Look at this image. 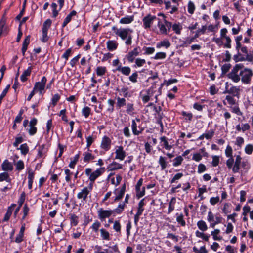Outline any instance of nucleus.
<instances>
[{
    "label": "nucleus",
    "mask_w": 253,
    "mask_h": 253,
    "mask_svg": "<svg viewBox=\"0 0 253 253\" xmlns=\"http://www.w3.org/2000/svg\"><path fill=\"white\" fill-rule=\"evenodd\" d=\"M182 29V27L179 23H174L172 25V30L178 35L180 34Z\"/></svg>",
    "instance_id": "c85d7f7f"
},
{
    "label": "nucleus",
    "mask_w": 253,
    "mask_h": 253,
    "mask_svg": "<svg viewBox=\"0 0 253 253\" xmlns=\"http://www.w3.org/2000/svg\"><path fill=\"white\" fill-rule=\"evenodd\" d=\"M77 14V12L75 10L72 11L65 18L63 24H62V27H65L68 23H69L72 19V17L75 15H76Z\"/></svg>",
    "instance_id": "4be33fe9"
},
{
    "label": "nucleus",
    "mask_w": 253,
    "mask_h": 253,
    "mask_svg": "<svg viewBox=\"0 0 253 253\" xmlns=\"http://www.w3.org/2000/svg\"><path fill=\"white\" fill-rule=\"evenodd\" d=\"M243 67L244 65L242 64H236L232 70V71L227 75L228 77L235 83L238 82L240 80V77L239 73L238 74V72Z\"/></svg>",
    "instance_id": "7ed1b4c3"
},
{
    "label": "nucleus",
    "mask_w": 253,
    "mask_h": 253,
    "mask_svg": "<svg viewBox=\"0 0 253 253\" xmlns=\"http://www.w3.org/2000/svg\"><path fill=\"white\" fill-rule=\"evenodd\" d=\"M96 71L97 76H102L106 73L107 70L105 67L98 66L97 67Z\"/></svg>",
    "instance_id": "c756f323"
},
{
    "label": "nucleus",
    "mask_w": 253,
    "mask_h": 253,
    "mask_svg": "<svg viewBox=\"0 0 253 253\" xmlns=\"http://www.w3.org/2000/svg\"><path fill=\"white\" fill-rule=\"evenodd\" d=\"M241 162H236L235 161L234 163V165H233L232 168V171L234 173H236L239 172L240 169V166Z\"/></svg>",
    "instance_id": "603ef678"
},
{
    "label": "nucleus",
    "mask_w": 253,
    "mask_h": 253,
    "mask_svg": "<svg viewBox=\"0 0 253 253\" xmlns=\"http://www.w3.org/2000/svg\"><path fill=\"white\" fill-rule=\"evenodd\" d=\"M122 168V165L116 162H113L111 164H110L108 169H109V170L113 171L117 170L119 169H121Z\"/></svg>",
    "instance_id": "cd10ccee"
},
{
    "label": "nucleus",
    "mask_w": 253,
    "mask_h": 253,
    "mask_svg": "<svg viewBox=\"0 0 253 253\" xmlns=\"http://www.w3.org/2000/svg\"><path fill=\"white\" fill-rule=\"evenodd\" d=\"M116 70L121 72L123 75L128 76L131 72V69L129 67H122L121 65L118 66Z\"/></svg>",
    "instance_id": "dca6fc26"
},
{
    "label": "nucleus",
    "mask_w": 253,
    "mask_h": 253,
    "mask_svg": "<svg viewBox=\"0 0 253 253\" xmlns=\"http://www.w3.org/2000/svg\"><path fill=\"white\" fill-rule=\"evenodd\" d=\"M208 221L210 223L211 226L214 227V226L220 223L221 218L219 214L214 215L211 211L208 212Z\"/></svg>",
    "instance_id": "39448f33"
},
{
    "label": "nucleus",
    "mask_w": 253,
    "mask_h": 253,
    "mask_svg": "<svg viewBox=\"0 0 253 253\" xmlns=\"http://www.w3.org/2000/svg\"><path fill=\"white\" fill-rule=\"evenodd\" d=\"M47 31L48 30H46L45 28L42 29V40L43 42H46L48 40V37L47 36Z\"/></svg>",
    "instance_id": "6e6d98bb"
},
{
    "label": "nucleus",
    "mask_w": 253,
    "mask_h": 253,
    "mask_svg": "<svg viewBox=\"0 0 253 253\" xmlns=\"http://www.w3.org/2000/svg\"><path fill=\"white\" fill-rule=\"evenodd\" d=\"M71 53H72L71 48H69L62 55V57L63 58H64L67 61V60H68L69 57L71 54Z\"/></svg>",
    "instance_id": "774afa93"
},
{
    "label": "nucleus",
    "mask_w": 253,
    "mask_h": 253,
    "mask_svg": "<svg viewBox=\"0 0 253 253\" xmlns=\"http://www.w3.org/2000/svg\"><path fill=\"white\" fill-rule=\"evenodd\" d=\"M28 173V181H33L35 176V172L30 168L27 169Z\"/></svg>",
    "instance_id": "c9c22d12"
},
{
    "label": "nucleus",
    "mask_w": 253,
    "mask_h": 253,
    "mask_svg": "<svg viewBox=\"0 0 253 253\" xmlns=\"http://www.w3.org/2000/svg\"><path fill=\"white\" fill-rule=\"evenodd\" d=\"M159 163L161 166V169L164 170L167 166V162H166V159L163 157L160 156L159 160Z\"/></svg>",
    "instance_id": "72a5a7b5"
},
{
    "label": "nucleus",
    "mask_w": 253,
    "mask_h": 253,
    "mask_svg": "<svg viewBox=\"0 0 253 253\" xmlns=\"http://www.w3.org/2000/svg\"><path fill=\"white\" fill-rule=\"evenodd\" d=\"M138 48H139V47L135 48L133 50L129 52L126 56V58L129 62L132 63L135 59V57L139 55Z\"/></svg>",
    "instance_id": "ddd939ff"
},
{
    "label": "nucleus",
    "mask_w": 253,
    "mask_h": 253,
    "mask_svg": "<svg viewBox=\"0 0 253 253\" xmlns=\"http://www.w3.org/2000/svg\"><path fill=\"white\" fill-rule=\"evenodd\" d=\"M143 179L142 178H140L136 185V190L137 192V196L138 197H141L143 196L145 194V188L143 187L142 191L140 190V187L142 185Z\"/></svg>",
    "instance_id": "4468645a"
},
{
    "label": "nucleus",
    "mask_w": 253,
    "mask_h": 253,
    "mask_svg": "<svg viewBox=\"0 0 253 253\" xmlns=\"http://www.w3.org/2000/svg\"><path fill=\"white\" fill-rule=\"evenodd\" d=\"M113 229L115 231H116L117 232H120L121 226L119 221H117V220L115 221V222H114V225H113Z\"/></svg>",
    "instance_id": "5fc2aeb1"
},
{
    "label": "nucleus",
    "mask_w": 253,
    "mask_h": 253,
    "mask_svg": "<svg viewBox=\"0 0 253 253\" xmlns=\"http://www.w3.org/2000/svg\"><path fill=\"white\" fill-rule=\"evenodd\" d=\"M157 19L156 16L148 14L143 19V26L145 29H150L153 21Z\"/></svg>",
    "instance_id": "0eeeda50"
},
{
    "label": "nucleus",
    "mask_w": 253,
    "mask_h": 253,
    "mask_svg": "<svg viewBox=\"0 0 253 253\" xmlns=\"http://www.w3.org/2000/svg\"><path fill=\"white\" fill-rule=\"evenodd\" d=\"M4 180L8 182H10L11 181L9 174L7 172H3L0 174V181H3Z\"/></svg>",
    "instance_id": "79ce46f5"
},
{
    "label": "nucleus",
    "mask_w": 253,
    "mask_h": 253,
    "mask_svg": "<svg viewBox=\"0 0 253 253\" xmlns=\"http://www.w3.org/2000/svg\"><path fill=\"white\" fill-rule=\"evenodd\" d=\"M225 90L224 92L232 94L233 96H237L239 94V88L236 86H231L228 82L225 84Z\"/></svg>",
    "instance_id": "1a4fd4ad"
},
{
    "label": "nucleus",
    "mask_w": 253,
    "mask_h": 253,
    "mask_svg": "<svg viewBox=\"0 0 253 253\" xmlns=\"http://www.w3.org/2000/svg\"><path fill=\"white\" fill-rule=\"evenodd\" d=\"M117 107L119 108L126 105V100L124 98L118 97L117 98Z\"/></svg>",
    "instance_id": "f704fd0d"
},
{
    "label": "nucleus",
    "mask_w": 253,
    "mask_h": 253,
    "mask_svg": "<svg viewBox=\"0 0 253 253\" xmlns=\"http://www.w3.org/2000/svg\"><path fill=\"white\" fill-rule=\"evenodd\" d=\"M166 57V54L165 52H158L156 54L154 59H164Z\"/></svg>",
    "instance_id": "69168bd1"
},
{
    "label": "nucleus",
    "mask_w": 253,
    "mask_h": 253,
    "mask_svg": "<svg viewBox=\"0 0 253 253\" xmlns=\"http://www.w3.org/2000/svg\"><path fill=\"white\" fill-rule=\"evenodd\" d=\"M108 103L109 106L107 109V111L110 113H112L114 111V105L115 104V101L113 100L109 99L108 100Z\"/></svg>",
    "instance_id": "13d9d810"
},
{
    "label": "nucleus",
    "mask_w": 253,
    "mask_h": 253,
    "mask_svg": "<svg viewBox=\"0 0 253 253\" xmlns=\"http://www.w3.org/2000/svg\"><path fill=\"white\" fill-rule=\"evenodd\" d=\"M225 154L227 157L229 158L226 161V165L229 169L232 168L234 163V159L232 157V149L228 146L225 150Z\"/></svg>",
    "instance_id": "6e6552de"
},
{
    "label": "nucleus",
    "mask_w": 253,
    "mask_h": 253,
    "mask_svg": "<svg viewBox=\"0 0 253 253\" xmlns=\"http://www.w3.org/2000/svg\"><path fill=\"white\" fill-rule=\"evenodd\" d=\"M253 151V146L252 144H248L245 148V151L247 154L250 155Z\"/></svg>",
    "instance_id": "680f3d73"
},
{
    "label": "nucleus",
    "mask_w": 253,
    "mask_h": 253,
    "mask_svg": "<svg viewBox=\"0 0 253 253\" xmlns=\"http://www.w3.org/2000/svg\"><path fill=\"white\" fill-rule=\"evenodd\" d=\"M104 167H101L96 170L90 174V176L89 177V180L91 182H93L96 179V178L100 176L104 172Z\"/></svg>",
    "instance_id": "9d476101"
},
{
    "label": "nucleus",
    "mask_w": 253,
    "mask_h": 253,
    "mask_svg": "<svg viewBox=\"0 0 253 253\" xmlns=\"http://www.w3.org/2000/svg\"><path fill=\"white\" fill-rule=\"evenodd\" d=\"M16 206V204H13L10 207H8L7 212L4 216L3 220L5 221H8L12 213L14 208Z\"/></svg>",
    "instance_id": "5701e85b"
},
{
    "label": "nucleus",
    "mask_w": 253,
    "mask_h": 253,
    "mask_svg": "<svg viewBox=\"0 0 253 253\" xmlns=\"http://www.w3.org/2000/svg\"><path fill=\"white\" fill-rule=\"evenodd\" d=\"M84 162H88L90 160H93L94 156L89 152H85L84 154Z\"/></svg>",
    "instance_id": "58836bf2"
},
{
    "label": "nucleus",
    "mask_w": 253,
    "mask_h": 253,
    "mask_svg": "<svg viewBox=\"0 0 253 253\" xmlns=\"http://www.w3.org/2000/svg\"><path fill=\"white\" fill-rule=\"evenodd\" d=\"M128 89L127 87H123L121 89V92L123 93L124 97H130V95L128 91Z\"/></svg>",
    "instance_id": "338daca9"
},
{
    "label": "nucleus",
    "mask_w": 253,
    "mask_h": 253,
    "mask_svg": "<svg viewBox=\"0 0 253 253\" xmlns=\"http://www.w3.org/2000/svg\"><path fill=\"white\" fill-rule=\"evenodd\" d=\"M32 68V67H28L27 70H25L20 77V79L22 82H24L27 81V77L29 76L31 73Z\"/></svg>",
    "instance_id": "6ab92c4d"
},
{
    "label": "nucleus",
    "mask_w": 253,
    "mask_h": 253,
    "mask_svg": "<svg viewBox=\"0 0 253 253\" xmlns=\"http://www.w3.org/2000/svg\"><path fill=\"white\" fill-rule=\"evenodd\" d=\"M143 50H145V54H151L154 52L155 49L154 47H144Z\"/></svg>",
    "instance_id": "0e129e2a"
},
{
    "label": "nucleus",
    "mask_w": 253,
    "mask_h": 253,
    "mask_svg": "<svg viewBox=\"0 0 253 253\" xmlns=\"http://www.w3.org/2000/svg\"><path fill=\"white\" fill-rule=\"evenodd\" d=\"M30 36L28 35L25 38L22 45V52L23 55L27 49L28 46L30 43Z\"/></svg>",
    "instance_id": "b1692460"
},
{
    "label": "nucleus",
    "mask_w": 253,
    "mask_h": 253,
    "mask_svg": "<svg viewBox=\"0 0 253 253\" xmlns=\"http://www.w3.org/2000/svg\"><path fill=\"white\" fill-rule=\"evenodd\" d=\"M170 45L171 44L168 40H164L156 44V47L157 48H160L162 47H165L166 48H168L170 47Z\"/></svg>",
    "instance_id": "a878e982"
},
{
    "label": "nucleus",
    "mask_w": 253,
    "mask_h": 253,
    "mask_svg": "<svg viewBox=\"0 0 253 253\" xmlns=\"http://www.w3.org/2000/svg\"><path fill=\"white\" fill-rule=\"evenodd\" d=\"M111 141L110 139L105 136L103 137L101 144V147L107 151L110 149Z\"/></svg>",
    "instance_id": "2eb2a0df"
},
{
    "label": "nucleus",
    "mask_w": 253,
    "mask_h": 253,
    "mask_svg": "<svg viewBox=\"0 0 253 253\" xmlns=\"http://www.w3.org/2000/svg\"><path fill=\"white\" fill-rule=\"evenodd\" d=\"M224 42V46L226 48H230L231 40L229 37L225 36L222 38V42Z\"/></svg>",
    "instance_id": "4c0bfd02"
},
{
    "label": "nucleus",
    "mask_w": 253,
    "mask_h": 253,
    "mask_svg": "<svg viewBox=\"0 0 253 253\" xmlns=\"http://www.w3.org/2000/svg\"><path fill=\"white\" fill-rule=\"evenodd\" d=\"M161 143L162 146L166 149L169 150L172 148V146L169 145L167 138L165 136H162L160 138Z\"/></svg>",
    "instance_id": "aec40b11"
},
{
    "label": "nucleus",
    "mask_w": 253,
    "mask_h": 253,
    "mask_svg": "<svg viewBox=\"0 0 253 253\" xmlns=\"http://www.w3.org/2000/svg\"><path fill=\"white\" fill-rule=\"evenodd\" d=\"M195 39V38H194V37L192 38H187L185 41H183L182 42V43L180 45V46L186 47L189 44H191L192 42H193Z\"/></svg>",
    "instance_id": "2f4dec72"
},
{
    "label": "nucleus",
    "mask_w": 253,
    "mask_h": 253,
    "mask_svg": "<svg viewBox=\"0 0 253 253\" xmlns=\"http://www.w3.org/2000/svg\"><path fill=\"white\" fill-rule=\"evenodd\" d=\"M92 189V186L91 184H89V187H85L82 189L80 192H79L77 195V198L81 199L84 201L86 200L88 195L91 191Z\"/></svg>",
    "instance_id": "20e7f679"
},
{
    "label": "nucleus",
    "mask_w": 253,
    "mask_h": 253,
    "mask_svg": "<svg viewBox=\"0 0 253 253\" xmlns=\"http://www.w3.org/2000/svg\"><path fill=\"white\" fill-rule=\"evenodd\" d=\"M60 96L58 94H54L52 98V104L53 106H55L57 102L59 100Z\"/></svg>",
    "instance_id": "052dcab7"
},
{
    "label": "nucleus",
    "mask_w": 253,
    "mask_h": 253,
    "mask_svg": "<svg viewBox=\"0 0 253 253\" xmlns=\"http://www.w3.org/2000/svg\"><path fill=\"white\" fill-rule=\"evenodd\" d=\"M176 221L182 226H184L185 225V222L183 219V215L182 214H181L180 215H179L177 216Z\"/></svg>",
    "instance_id": "e2e57ef3"
},
{
    "label": "nucleus",
    "mask_w": 253,
    "mask_h": 253,
    "mask_svg": "<svg viewBox=\"0 0 253 253\" xmlns=\"http://www.w3.org/2000/svg\"><path fill=\"white\" fill-rule=\"evenodd\" d=\"M213 134V131H209L207 133L203 134L200 136H199V139L200 140H202L204 139V137H205L206 139H209L210 138H211Z\"/></svg>",
    "instance_id": "49530a36"
},
{
    "label": "nucleus",
    "mask_w": 253,
    "mask_h": 253,
    "mask_svg": "<svg viewBox=\"0 0 253 253\" xmlns=\"http://www.w3.org/2000/svg\"><path fill=\"white\" fill-rule=\"evenodd\" d=\"M144 205L143 200H141L138 204V207L137 209V212L136 214L138 215H141L142 214V212L143 211L144 209L143 208V206Z\"/></svg>",
    "instance_id": "a19ab883"
},
{
    "label": "nucleus",
    "mask_w": 253,
    "mask_h": 253,
    "mask_svg": "<svg viewBox=\"0 0 253 253\" xmlns=\"http://www.w3.org/2000/svg\"><path fill=\"white\" fill-rule=\"evenodd\" d=\"M17 149L20 150L21 153L23 155H26L29 151V148L26 143L22 144Z\"/></svg>",
    "instance_id": "e433bc0d"
},
{
    "label": "nucleus",
    "mask_w": 253,
    "mask_h": 253,
    "mask_svg": "<svg viewBox=\"0 0 253 253\" xmlns=\"http://www.w3.org/2000/svg\"><path fill=\"white\" fill-rule=\"evenodd\" d=\"M107 48L109 51H113L117 49L118 47V43L113 40H109L106 42Z\"/></svg>",
    "instance_id": "a211bd4d"
},
{
    "label": "nucleus",
    "mask_w": 253,
    "mask_h": 253,
    "mask_svg": "<svg viewBox=\"0 0 253 253\" xmlns=\"http://www.w3.org/2000/svg\"><path fill=\"white\" fill-rule=\"evenodd\" d=\"M183 161V158L181 156H179L176 157L174 159L173 166H178L181 164L182 161Z\"/></svg>",
    "instance_id": "bf43d9fd"
},
{
    "label": "nucleus",
    "mask_w": 253,
    "mask_h": 253,
    "mask_svg": "<svg viewBox=\"0 0 253 253\" xmlns=\"http://www.w3.org/2000/svg\"><path fill=\"white\" fill-rule=\"evenodd\" d=\"M253 75V72L250 69L244 68L243 67L242 69L239 70L240 79L244 84H250Z\"/></svg>",
    "instance_id": "f03ea898"
},
{
    "label": "nucleus",
    "mask_w": 253,
    "mask_h": 253,
    "mask_svg": "<svg viewBox=\"0 0 253 253\" xmlns=\"http://www.w3.org/2000/svg\"><path fill=\"white\" fill-rule=\"evenodd\" d=\"M46 81V77H43L41 82L36 83L33 89L34 90H38L41 92L44 89Z\"/></svg>",
    "instance_id": "9b49d317"
},
{
    "label": "nucleus",
    "mask_w": 253,
    "mask_h": 253,
    "mask_svg": "<svg viewBox=\"0 0 253 253\" xmlns=\"http://www.w3.org/2000/svg\"><path fill=\"white\" fill-rule=\"evenodd\" d=\"M135 65L138 67L143 66L145 63L146 61L144 59L138 58L135 60Z\"/></svg>",
    "instance_id": "09e8293b"
},
{
    "label": "nucleus",
    "mask_w": 253,
    "mask_h": 253,
    "mask_svg": "<svg viewBox=\"0 0 253 253\" xmlns=\"http://www.w3.org/2000/svg\"><path fill=\"white\" fill-rule=\"evenodd\" d=\"M114 211L112 210H104L100 208L97 211L98 218L101 220H104L105 218L110 217L113 214Z\"/></svg>",
    "instance_id": "423d86ee"
},
{
    "label": "nucleus",
    "mask_w": 253,
    "mask_h": 253,
    "mask_svg": "<svg viewBox=\"0 0 253 253\" xmlns=\"http://www.w3.org/2000/svg\"><path fill=\"white\" fill-rule=\"evenodd\" d=\"M90 108L88 107H85L83 108L82 113L85 118H87L90 113Z\"/></svg>",
    "instance_id": "de8ad7c7"
},
{
    "label": "nucleus",
    "mask_w": 253,
    "mask_h": 253,
    "mask_svg": "<svg viewBox=\"0 0 253 253\" xmlns=\"http://www.w3.org/2000/svg\"><path fill=\"white\" fill-rule=\"evenodd\" d=\"M152 94H153L152 90L151 89H148L147 91V94L144 95L142 97V101H143V102L146 103V102H148L150 100V97L152 96Z\"/></svg>",
    "instance_id": "473e14b6"
},
{
    "label": "nucleus",
    "mask_w": 253,
    "mask_h": 253,
    "mask_svg": "<svg viewBox=\"0 0 253 253\" xmlns=\"http://www.w3.org/2000/svg\"><path fill=\"white\" fill-rule=\"evenodd\" d=\"M101 236L103 240H109L110 234L105 229L102 228L100 229Z\"/></svg>",
    "instance_id": "7c9ffc66"
},
{
    "label": "nucleus",
    "mask_w": 253,
    "mask_h": 253,
    "mask_svg": "<svg viewBox=\"0 0 253 253\" xmlns=\"http://www.w3.org/2000/svg\"><path fill=\"white\" fill-rule=\"evenodd\" d=\"M134 20L133 16H127L122 18L120 20V23L123 24H128L131 23Z\"/></svg>",
    "instance_id": "bb28decb"
},
{
    "label": "nucleus",
    "mask_w": 253,
    "mask_h": 253,
    "mask_svg": "<svg viewBox=\"0 0 253 253\" xmlns=\"http://www.w3.org/2000/svg\"><path fill=\"white\" fill-rule=\"evenodd\" d=\"M158 27L159 29L160 33L163 35H167L168 31L167 29L165 27V23H163L160 19L158 22Z\"/></svg>",
    "instance_id": "412c9836"
},
{
    "label": "nucleus",
    "mask_w": 253,
    "mask_h": 253,
    "mask_svg": "<svg viewBox=\"0 0 253 253\" xmlns=\"http://www.w3.org/2000/svg\"><path fill=\"white\" fill-rule=\"evenodd\" d=\"M195 9V7L194 4L193 3V2L190 1L188 4V12L190 14H193Z\"/></svg>",
    "instance_id": "8fccbe9b"
},
{
    "label": "nucleus",
    "mask_w": 253,
    "mask_h": 253,
    "mask_svg": "<svg viewBox=\"0 0 253 253\" xmlns=\"http://www.w3.org/2000/svg\"><path fill=\"white\" fill-rule=\"evenodd\" d=\"M207 28L206 26H203L201 29H199L196 31L195 35L194 36V38L196 39L199 37L200 35L204 34Z\"/></svg>",
    "instance_id": "c03bdc74"
},
{
    "label": "nucleus",
    "mask_w": 253,
    "mask_h": 253,
    "mask_svg": "<svg viewBox=\"0 0 253 253\" xmlns=\"http://www.w3.org/2000/svg\"><path fill=\"white\" fill-rule=\"evenodd\" d=\"M16 169L20 171L24 168V164L22 160H19L15 164Z\"/></svg>",
    "instance_id": "3c124183"
},
{
    "label": "nucleus",
    "mask_w": 253,
    "mask_h": 253,
    "mask_svg": "<svg viewBox=\"0 0 253 253\" xmlns=\"http://www.w3.org/2000/svg\"><path fill=\"white\" fill-rule=\"evenodd\" d=\"M126 105V113L130 115H133L135 113V108L134 107V104L132 103H128Z\"/></svg>",
    "instance_id": "393cba45"
},
{
    "label": "nucleus",
    "mask_w": 253,
    "mask_h": 253,
    "mask_svg": "<svg viewBox=\"0 0 253 253\" xmlns=\"http://www.w3.org/2000/svg\"><path fill=\"white\" fill-rule=\"evenodd\" d=\"M2 170L4 171H11L13 169V165L7 160H5L1 165Z\"/></svg>",
    "instance_id": "f3484780"
},
{
    "label": "nucleus",
    "mask_w": 253,
    "mask_h": 253,
    "mask_svg": "<svg viewBox=\"0 0 253 253\" xmlns=\"http://www.w3.org/2000/svg\"><path fill=\"white\" fill-rule=\"evenodd\" d=\"M115 35L119 37L122 40L125 41L126 45H130L132 43L133 30L129 28H118L116 26L112 28Z\"/></svg>",
    "instance_id": "f257e3e1"
},
{
    "label": "nucleus",
    "mask_w": 253,
    "mask_h": 253,
    "mask_svg": "<svg viewBox=\"0 0 253 253\" xmlns=\"http://www.w3.org/2000/svg\"><path fill=\"white\" fill-rule=\"evenodd\" d=\"M197 226L198 228L203 231H206L208 228L206 222L203 220L198 221L197 223Z\"/></svg>",
    "instance_id": "37998d69"
},
{
    "label": "nucleus",
    "mask_w": 253,
    "mask_h": 253,
    "mask_svg": "<svg viewBox=\"0 0 253 253\" xmlns=\"http://www.w3.org/2000/svg\"><path fill=\"white\" fill-rule=\"evenodd\" d=\"M115 153V159H119L121 161L123 160L126 156V152L124 150V148L122 146H118L116 148Z\"/></svg>",
    "instance_id": "f8f14e48"
},
{
    "label": "nucleus",
    "mask_w": 253,
    "mask_h": 253,
    "mask_svg": "<svg viewBox=\"0 0 253 253\" xmlns=\"http://www.w3.org/2000/svg\"><path fill=\"white\" fill-rule=\"evenodd\" d=\"M80 57L81 55L78 54L71 60V61H70V64L72 67H74L76 65V64L79 61V59H80Z\"/></svg>",
    "instance_id": "864d4df0"
},
{
    "label": "nucleus",
    "mask_w": 253,
    "mask_h": 253,
    "mask_svg": "<svg viewBox=\"0 0 253 253\" xmlns=\"http://www.w3.org/2000/svg\"><path fill=\"white\" fill-rule=\"evenodd\" d=\"M196 235L197 237L201 238L205 241H208L209 240V236L205 235L203 232H201L199 231H197L196 232Z\"/></svg>",
    "instance_id": "4d7b16f0"
},
{
    "label": "nucleus",
    "mask_w": 253,
    "mask_h": 253,
    "mask_svg": "<svg viewBox=\"0 0 253 253\" xmlns=\"http://www.w3.org/2000/svg\"><path fill=\"white\" fill-rule=\"evenodd\" d=\"M125 207V203L120 204L117 208H116L114 211V212H115L117 214L121 213L124 210Z\"/></svg>",
    "instance_id": "a18cd8bd"
},
{
    "label": "nucleus",
    "mask_w": 253,
    "mask_h": 253,
    "mask_svg": "<svg viewBox=\"0 0 253 253\" xmlns=\"http://www.w3.org/2000/svg\"><path fill=\"white\" fill-rule=\"evenodd\" d=\"M224 104L228 103L229 105H234L235 104V100L234 98L230 95H227L225 98V101H224Z\"/></svg>",
    "instance_id": "ea45409f"
}]
</instances>
